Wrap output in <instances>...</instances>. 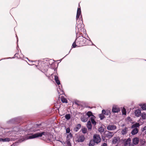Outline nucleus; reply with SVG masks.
<instances>
[{
  "label": "nucleus",
  "mask_w": 146,
  "mask_h": 146,
  "mask_svg": "<svg viewBox=\"0 0 146 146\" xmlns=\"http://www.w3.org/2000/svg\"><path fill=\"white\" fill-rule=\"evenodd\" d=\"M84 139V137L83 136H77L76 138V141L79 142H82Z\"/></svg>",
  "instance_id": "nucleus-7"
},
{
  "label": "nucleus",
  "mask_w": 146,
  "mask_h": 146,
  "mask_svg": "<svg viewBox=\"0 0 146 146\" xmlns=\"http://www.w3.org/2000/svg\"><path fill=\"white\" fill-rule=\"evenodd\" d=\"M135 115L137 117H139L141 115V112L140 110L137 109L135 111Z\"/></svg>",
  "instance_id": "nucleus-10"
},
{
  "label": "nucleus",
  "mask_w": 146,
  "mask_h": 146,
  "mask_svg": "<svg viewBox=\"0 0 146 146\" xmlns=\"http://www.w3.org/2000/svg\"><path fill=\"white\" fill-rule=\"evenodd\" d=\"M65 117L67 120H69L70 119V117L69 114H66L65 116Z\"/></svg>",
  "instance_id": "nucleus-32"
},
{
  "label": "nucleus",
  "mask_w": 146,
  "mask_h": 146,
  "mask_svg": "<svg viewBox=\"0 0 146 146\" xmlns=\"http://www.w3.org/2000/svg\"><path fill=\"white\" fill-rule=\"evenodd\" d=\"M17 41H18V39H17Z\"/></svg>",
  "instance_id": "nucleus-37"
},
{
  "label": "nucleus",
  "mask_w": 146,
  "mask_h": 146,
  "mask_svg": "<svg viewBox=\"0 0 146 146\" xmlns=\"http://www.w3.org/2000/svg\"><path fill=\"white\" fill-rule=\"evenodd\" d=\"M93 139L94 142L95 143L98 144L101 141V138L99 135L95 134L93 137Z\"/></svg>",
  "instance_id": "nucleus-3"
},
{
  "label": "nucleus",
  "mask_w": 146,
  "mask_h": 146,
  "mask_svg": "<svg viewBox=\"0 0 146 146\" xmlns=\"http://www.w3.org/2000/svg\"><path fill=\"white\" fill-rule=\"evenodd\" d=\"M11 146H13V145H11Z\"/></svg>",
  "instance_id": "nucleus-38"
},
{
  "label": "nucleus",
  "mask_w": 146,
  "mask_h": 146,
  "mask_svg": "<svg viewBox=\"0 0 146 146\" xmlns=\"http://www.w3.org/2000/svg\"><path fill=\"white\" fill-rule=\"evenodd\" d=\"M104 115V114H103V113L100 114L99 117L100 118L101 120L103 119L105 117Z\"/></svg>",
  "instance_id": "nucleus-30"
},
{
  "label": "nucleus",
  "mask_w": 146,
  "mask_h": 146,
  "mask_svg": "<svg viewBox=\"0 0 146 146\" xmlns=\"http://www.w3.org/2000/svg\"><path fill=\"white\" fill-rule=\"evenodd\" d=\"M83 26V25L81 23L77 25V28L78 29L79 31H80L82 28Z\"/></svg>",
  "instance_id": "nucleus-21"
},
{
  "label": "nucleus",
  "mask_w": 146,
  "mask_h": 146,
  "mask_svg": "<svg viewBox=\"0 0 146 146\" xmlns=\"http://www.w3.org/2000/svg\"><path fill=\"white\" fill-rule=\"evenodd\" d=\"M141 115L143 119H146V114L145 112L141 113Z\"/></svg>",
  "instance_id": "nucleus-23"
},
{
  "label": "nucleus",
  "mask_w": 146,
  "mask_h": 146,
  "mask_svg": "<svg viewBox=\"0 0 146 146\" xmlns=\"http://www.w3.org/2000/svg\"><path fill=\"white\" fill-rule=\"evenodd\" d=\"M94 140H90L89 142V145L90 146H94Z\"/></svg>",
  "instance_id": "nucleus-26"
},
{
  "label": "nucleus",
  "mask_w": 146,
  "mask_h": 146,
  "mask_svg": "<svg viewBox=\"0 0 146 146\" xmlns=\"http://www.w3.org/2000/svg\"><path fill=\"white\" fill-rule=\"evenodd\" d=\"M45 133L44 132L41 133H37L34 134H32L30 135H28L25 137V139L27 140L29 139H32L36 138L39 137H41L43 135H45Z\"/></svg>",
  "instance_id": "nucleus-2"
},
{
  "label": "nucleus",
  "mask_w": 146,
  "mask_h": 146,
  "mask_svg": "<svg viewBox=\"0 0 146 146\" xmlns=\"http://www.w3.org/2000/svg\"><path fill=\"white\" fill-rule=\"evenodd\" d=\"M140 125L139 123H136L134 124H133L131 127V128H137V127H139V126Z\"/></svg>",
  "instance_id": "nucleus-14"
},
{
  "label": "nucleus",
  "mask_w": 146,
  "mask_h": 146,
  "mask_svg": "<svg viewBox=\"0 0 146 146\" xmlns=\"http://www.w3.org/2000/svg\"><path fill=\"white\" fill-rule=\"evenodd\" d=\"M128 130V128L125 127L124 128L122 129L121 133L123 135H125L127 133Z\"/></svg>",
  "instance_id": "nucleus-8"
},
{
  "label": "nucleus",
  "mask_w": 146,
  "mask_h": 146,
  "mask_svg": "<svg viewBox=\"0 0 146 146\" xmlns=\"http://www.w3.org/2000/svg\"><path fill=\"white\" fill-rule=\"evenodd\" d=\"M120 111V108L117 106L113 105V106L112 111L113 113H117Z\"/></svg>",
  "instance_id": "nucleus-5"
},
{
  "label": "nucleus",
  "mask_w": 146,
  "mask_h": 146,
  "mask_svg": "<svg viewBox=\"0 0 146 146\" xmlns=\"http://www.w3.org/2000/svg\"><path fill=\"white\" fill-rule=\"evenodd\" d=\"M139 130L137 128H135L133 129L131 132V133L133 135L137 134Z\"/></svg>",
  "instance_id": "nucleus-13"
},
{
  "label": "nucleus",
  "mask_w": 146,
  "mask_h": 146,
  "mask_svg": "<svg viewBox=\"0 0 146 146\" xmlns=\"http://www.w3.org/2000/svg\"><path fill=\"white\" fill-rule=\"evenodd\" d=\"M107 144L106 143H104L103 145H102V146H107Z\"/></svg>",
  "instance_id": "nucleus-36"
},
{
  "label": "nucleus",
  "mask_w": 146,
  "mask_h": 146,
  "mask_svg": "<svg viewBox=\"0 0 146 146\" xmlns=\"http://www.w3.org/2000/svg\"><path fill=\"white\" fill-rule=\"evenodd\" d=\"M67 142L68 146H71L70 142V140L72 137V135L71 133L67 134Z\"/></svg>",
  "instance_id": "nucleus-6"
},
{
  "label": "nucleus",
  "mask_w": 146,
  "mask_h": 146,
  "mask_svg": "<svg viewBox=\"0 0 146 146\" xmlns=\"http://www.w3.org/2000/svg\"><path fill=\"white\" fill-rule=\"evenodd\" d=\"M139 141V139L138 138L135 137L134 138L133 140V144L135 145L137 144Z\"/></svg>",
  "instance_id": "nucleus-17"
},
{
  "label": "nucleus",
  "mask_w": 146,
  "mask_h": 146,
  "mask_svg": "<svg viewBox=\"0 0 146 146\" xmlns=\"http://www.w3.org/2000/svg\"><path fill=\"white\" fill-rule=\"evenodd\" d=\"M58 88H57V91L58 94H62L63 93V92L62 90V88H61L60 86H58Z\"/></svg>",
  "instance_id": "nucleus-16"
},
{
  "label": "nucleus",
  "mask_w": 146,
  "mask_h": 146,
  "mask_svg": "<svg viewBox=\"0 0 146 146\" xmlns=\"http://www.w3.org/2000/svg\"><path fill=\"white\" fill-rule=\"evenodd\" d=\"M77 40V39H76L75 40V41L73 43L72 46L73 48H75L76 46V45L75 42H76V40Z\"/></svg>",
  "instance_id": "nucleus-34"
},
{
  "label": "nucleus",
  "mask_w": 146,
  "mask_h": 146,
  "mask_svg": "<svg viewBox=\"0 0 146 146\" xmlns=\"http://www.w3.org/2000/svg\"><path fill=\"white\" fill-rule=\"evenodd\" d=\"M90 117L92 123L95 125L96 124V122L94 120L95 117L92 115V113L91 111L88 112L86 113L85 115L82 116L81 118V121L83 122H86L87 121L88 118Z\"/></svg>",
  "instance_id": "nucleus-1"
},
{
  "label": "nucleus",
  "mask_w": 146,
  "mask_h": 146,
  "mask_svg": "<svg viewBox=\"0 0 146 146\" xmlns=\"http://www.w3.org/2000/svg\"><path fill=\"white\" fill-rule=\"evenodd\" d=\"M61 100L63 103H67L68 102L67 100L64 98H61Z\"/></svg>",
  "instance_id": "nucleus-29"
},
{
  "label": "nucleus",
  "mask_w": 146,
  "mask_h": 146,
  "mask_svg": "<svg viewBox=\"0 0 146 146\" xmlns=\"http://www.w3.org/2000/svg\"><path fill=\"white\" fill-rule=\"evenodd\" d=\"M102 113L104 114L105 115H109L111 114V111L109 110H107L105 111L104 110H103L102 111Z\"/></svg>",
  "instance_id": "nucleus-9"
},
{
  "label": "nucleus",
  "mask_w": 146,
  "mask_h": 146,
  "mask_svg": "<svg viewBox=\"0 0 146 146\" xmlns=\"http://www.w3.org/2000/svg\"><path fill=\"white\" fill-rule=\"evenodd\" d=\"M141 130L142 131H143L146 130V126H145L143 127L141 129Z\"/></svg>",
  "instance_id": "nucleus-35"
},
{
  "label": "nucleus",
  "mask_w": 146,
  "mask_h": 146,
  "mask_svg": "<svg viewBox=\"0 0 146 146\" xmlns=\"http://www.w3.org/2000/svg\"><path fill=\"white\" fill-rule=\"evenodd\" d=\"M66 133L67 134H69V133H70V128L69 127L67 128L66 129Z\"/></svg>",
  "instance_id": "nucleus-33"
},
{
  "label": "nucleus",
  "mask_w": 146,
  "mask_h": 146,
  "mask_svg": "<svg viewBox=\"0 0 146 146\" xmlns=\"http://www.w3.org/2000/svg\"><path fill=\"white\" fill-rule=\"evenodd\" d=\"M114 135V133L109 131H106L105 133V136L108 139L111 138Z\"/></svg>",
  "instance_id": "nucleus-4"
},
{
  "label": "nucleus",
  "mask_w": 146,
  "mask_h": 146,
  "mask_svg": "<svg viewBox=\"0 0 146 146\" xmlns=\"http://www.w3.org/2000/svg\"><path fill=\"white\" fill-rule=\"evenodd\" d=\"M81 13V11L80 8H78L77 11V15H76V20H78L79 18L80 15Z\"/></svg>",
  "instance_id": "nucleus-12"
},
{
  "label": "nucleus",
  "mask_w": 146,
  "mask_h": 146,
  "mask_svg": "<svg viewBox=\"0 0 146 146\" xmlns=\"http://www.w3.org/2000/svg\"><path fill=\"white\" fill-rule=\"evenodd\" d=\"M10 140L9 138H6L5 139L0 138V142H6L9 141Z\"/></svg>",
  "instance_id": "nucleus-19"
},
{
  "label": "nucleus",
  "mask_w": 146,
  "mask_h": 146,
  "mask_svg": "<svg viewBox=\"0 0 146 146\" xmlns=\"http://www.w3.org/2000/svg\"><path fill=\"white\" fill-rule=\"evenodd\" d=\"M87 126L89 130H91L92 128V125L90 121H89L87 125Z\"/></svg>",
  "instance_id": "nucleus-15"
},
{
  "label": "nucleus",
  "mask_w": 146,
  "mask_h": 146,
  "mask_svg": "<svg viewBox=\"0 0 146 146\" xmlns=\"http://www.w3.org/2000/svg\"><path fill=\"white\" fill-rule=\"evenodd\" d=\"M141 108L143 110H146V104H143L140 105Z\"/></svg>",
  "instance_id": "nucleus-25"
},
{
  "label": "nucleus",
  "mask_w": 146,
  "mask_h": 146,
  "mask_svg": "<svg viewBox=\"0 0 146 146\" xmlns=\"http://www.w3.org/2000/svg\"><path fill=\"white\" fill-rule=\"evenodd\" d=\"M145 134H146V132H145Z\"/></svg>",
  "instance_id": "nucleus-39"
},
{
  "label": "nucleus",
  "mask_w": 146,
  "mask_h": 146,
  "mask_svg": "<svg viewBox=\"0 0 146 146\" xmlns=\"http://www.w3.org/2000/svg\"><path fill=\"white\" fill-rule=\"evenodd\" d=\"M82 131L84 133H87V129L86 128H83L82 129Z\"/></svg>",
  "instance_id": "nucleus-31"
},
{
  "label": "nucleus",
  "mask_w": 146,
  "mask_h": 146,
  "mask_svg": "<svg viewBox=\"0 0 146 146\" xmlns=\"http://www.w3.org/2000/svg\"><path fill=\"white\" fill-rule=\"evenodd\" d=\"M54 80L58 85H59L60 84V82L58 80V77L57 76H55Z\"/></svg>",
  "instance_id": "nucleus-20"
},
{
  "label": "nucleus",
  "mask_w": 146,
  "mask_h": 146,
  "mask_svg": "<svg viewBox=\"0 0 146 146\" xmlns=\"http://www.w3.org/2000/svg\"><path fill=\"white\" fill-rule=\"evenodd\" d=\"M122 112L123 115H126V110L125 108H123L122 109Z\"/></svg>",
  "instance_id": "nucleus-28"
},
{
  "label": "nucleus",
  "mask_w": 146,
  "mask_h": 146,
  "mask_svg": "<svg viewBox=\"0 0 146 146\" xmlns=\"http://www.w3.org/2000/svg\"><path fill=\"white\" fill-rule=\"evenodd\" d=\"M119 137H115L113 139V143L114 144L116 143L119 140Z\"/></svg>",
  "instance_id": "nucleus-18"
},
{
  "label": "nucleus",
  "mask_w": 146,
  "mask_h": 146,
  "mask_svg": "<svg viewBox=\"0 0 146 146\" xmlns=\"http://www.w3.org/2000/svg\"><path fill=\"white\" fill-rule=\"evenodd\" d=\"M98 131L102 133L104 131V129L103 127H101L99 128Z\"/></svg>",
  "instance_id": "nucleus-27"
},
{
  "label": "nucleus",
  "mask_w": 146,
  "mask_h": 146,
  "mask_svg": "<svg viewBox=\"0 0 146 146\" xmlns=\"http://www.w3.org/2000/svg\"><path fill=\"white\" fill-rule=\"evenodd\" d=\"M116 128V126L114 125H109L107 127V129L109 130H114Z\"/></svg>",
  "instance_id": "nucleus-11"
},
{
  "label": "nucleus",
  "mask_w": 146,
  "mask_h": 146,
  "mask_svg": "<svg viewBox=\"0 0 146 146\" xmlns=\"http://www.w3.org/2000/svg\"><path fill=\"white\" fill-rule=\"evenodd\" d=\"M81 127V125L80 124H78L76 126V127L74 129V130L76 131H77Z\"/></svg>",
  "instance_id": "nucleus-24"
},
{
  "label": "nucleus",
  "mask_w": 146,
  "mask_h": 146,
  "mask_svg": "<svg viewBox=\"0 0 146 146\" xmlns=\"http://www.w3.org/2000/svg\"><path fill=\"white\" fill-rule=\"evenodd\" d=\"M131 141V140L130 138L127 139L125 142V145L126 146L128 145H129Z\"/></svg>",
  "instance_id": "nucleus-22"
}]
</instances>
